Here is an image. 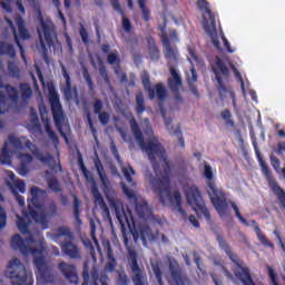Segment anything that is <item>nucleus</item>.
<instances>
[{
  "mask_svg": "<svg viewBox=\"0 0 285 285\" xmlns=\"http://www.w3.org/2000/svg\"><path fill=\"white\" fill-rule=\"evenodd\" d=\"M129 125L139 147L144 153L148 155V158L150 159L155 171H157V169L159 168V164L157 163L156 157L160 158V160L163 161L161 167L166 177H151L150 180V184L153 185L156 195H158V200H160L161 206H166L167 199H169L170 202L175 200L178 213L183 216H186V210L183 208V197L180 191L175 190L171 196L170 179L168 177L171 174V164L166 156L165 148L160 142H158V138L156 136L153 137V140L146 142L142 136V131L134 117H131V119L129 120Z\"/></svg>",
  "mask_w": 285,
  "mask_h": 285,
  "instance_id": "1",
  "label": "nucleus"
},
{
  "mask_svg": "<svg viewBox=\"0 0 285 285\" xmlns=\"http://www.w3.org/2000/svg\"><path fill=\"white\" fill-rule=\"evenodd\" d=\"M204 176L206 179H208L207 183V193L210 197V200L213 203L214 208L217 210V214L224 218L226 216H229V207L230 206L235 213L236 218L245 226H249L248 220L242 215L238 206L235 202H227L226 194L222 188H218L215 181L213 180L214 174L213 168L209 164H205L204 168Z\"/></svg>",
  "mask_w": 285,
  "mask_h": 285,
  "instance_id": "2",
  "label": "nucleus"
},
{
  "mask_svg": "<svg viewBox=\"0 0 285 285\" xmlns=\"http://www.w3.org/2000/svg\"><path fill=\"white\" fill-rule=\"evenodd\" d=\"M46 194V190H41L38 187H31V199L30 203H28L27 212V216L30 217L37 225H40L45 230L49 228L50 219L59 216V213L57 212V204L52 202L46 206L40 200V196Z\"/></svg>",
  "mask_w": 285,
  "mask_h": 285,
  "instance_id": "3",
  "label": "nucleus"
},
{
  "mask_svg": "<svg viewBox=\"0 0 285 285\" xmlns=\"http://www.w3.org/2000/svg\"><path fill=\"white\" fill-rule=\"evenodd\" d=\"M165 51L164 57L167 60L169 67L170 78L167 80L169 90L174 94L175 100L179 104L184 102V98L180 94V87L183 86V78L180 73L174 67L178 63L179 51L176 47H171L170 40L161 42Z\"/></svg>",
  "mask_w": 285,
  "mask_h": 285,
  "instance_id": "4",
  "label": "nucleus"
},
{
  "mask_svg": "<svg viewBox=\"0 0 285 285\" xmlns=\"http://www.w3.org/2000/svg\"><path fill=\"white\" fill-rule=\"evenodd\" d=\"M122 243L127 249V268L130 271V276L134 285H148V276L144 265L138 264V254L134 246L129 245L128 235L122 234Z\"/></svg>",
  "mask_w": 285,
  "mask_h": 285,
  "instance_id": "5",
  "label": "nucleus"
},
{
  "mask_svg": "<svg viewBox=\"0 0 285 285\" xmlns=\"http://www.w3.org/2000/svg\"><path fill=\"white\" fill-rule=\"evenodd\" d=\"M40 26L41 29H38V37L42 51V59L46 63H50L49 49L55 48V41H57V27L53 21H46L45 19H40Z\"/></svg>",
  "mask_w": 285,
  "mask_h": 285,
  "instance_id": "6",
  "label": "nucleus"
},
{
  "mask_svg": "<svg viewBox=\"0 0 285 285\" xmlns=\"http://www.w3.org/2000/svg\"><path fill=\"white\" fill-rule=\"evenodd\" d=\"M52 239L60 244L62 253L71 259L81 257L79 248L72 243L75 235L68 226L57 227L52 233Z\"/></svg>",
  "mask_w": 285,
  "mask_h": 285,
  "instance_id": "7",
  "label": "nucleus"
},
{
  "mask_svg": "<svg viewBox=\"0 0 285 285\" xmlns=\"http://www.w3.org/2000/svg\"><path fill=\"white\" fill-rule=\"evenodd\" d=\"M254 151L257 157L258 164L262 168V173L267 181V185L269 189L274 193L277 200L279 202L281 208L285 212V190L278 185L277 180L273 176L269 166L264 160V156H262V153L259 151V147L257 146V142H253Z\"/></svg>",
  "mask_w": 285,
  "mask_h": 285,
  "instance_id": "8",
  "label": "nucleus"
},
{
  "mask_svg": "<svg viewBox=\"0 0 285 285\" xmlns=\"http://www.w3.org/2000/svg\"><path fill=\"white\" fill-rule=\"evenodd\" d=\"M11 247L14 250H20L24 256L42 255L45 250V240H36L32 235L23 239L20 234H14L11 238Z\"/></svg>",
  "mask_w": 285,
  "mask_h": 285,
  "instance_id": "9",
  "label": "nucleus"
},
{
  "mask_svg": "<svg viewBox=\"0 0 285 285\" xmlns=\"http://www.w3.org/2000/svg\"><path fill=\"white\" fill-rule=\"evenodd\" d=\"M197 8L199 11L205 12V14L208 16L207 18L205 14H203V19H204L203 27L206 33L210 37L215 48L218 49L219 51H223L220 42L217 38L216 14L210 10L209 2L206 0H198Z\"/></svg>",
  "mask_w": 285,
  "mask_h": 285,
  "instance_id": "10",
  "label": "nucleus"
},
{
  "mask_svg": "<svg viewBox=\"0 0 285 285\" xmlns=\"http://www.w3.org/2000/svg\"><path fill=\"white\" fill-rule=\"evenodd\" d=\"M4 275L10 279L11 285H33L32 276L28 274L26 266L19 258L9 263Z\"/></svg>",
  "mask_w": 285,
  "mask_h": 285,
  "instance_id": "11",
  "label": "nucleus"
},
{
  "mask_svg": "<svg viewBox=\"0 0 285 285\" xmlns=\"http://www.w3.org/2000/svg\"><path fill=\"white\" fill-rule=\"evenodd\" d=\"M186 198L189 206H191V208L195 210L198 218L204 217L208 223H212V215L205 205L199 189L196 186L187 188Z\"/></svg>",
  "mask_w": 285,
  "mask_h": 285,
  "instance_id": "12",
  "label": "nucleus"
},
{
  "mask_svg": "<svg viewBox=\"0 0 285 285\" xmlns=\"http://www.w3.org/2000/svg\"><path fill=\"white\" fill-rule=\"evenodd\" d=\"M49 104L51 107V114L53 117V122L59 131L60 136L63 137L65 141L68 144L67 135L62 130V124L65 121V115L61 107V100L59 99V94L55 89H49Z\"/></svg>",
  "mask_w": 285,
  "mask_h": 285,
  "instance_id": "13",
  "label": "nucleus"
},
{
  "mask_svg": "<svg viewBox=\"0 0 285 285\" xmlns=\"http://www.w3.org/2000/svg\"><path fill=\"white\" fill-rule=\"evenodd\" d=\"M2 88H4L6 95L3 91H0V115L8 112L19 104L18 89L11 85L3 86L2 77L0 76V89Z\"/></svg>",
  "mask_w": 285,
  "mask_h": 285,
  "instance_id": "14",
  "label": "nucleus"
},
{
  "mask_svg": "<svg viewBox=\"0 0 285 285\" xmlns=\"http://www.w3.org/2000/svg\"><path fill=\"white\" fill-rule=\"evenodd\" d=\"M109 207L111 210L115 212L116 218L121 227H126V225L131 229V227L135 228L136 220L132 217V214L130 210L126 212L124 208V203L116 198V197H107Z\"/></svg>",
  "mask_w": 285,
  "mask_h": 285,
  "instance_id": "15",
  "label": "nucleus"
},
{
  "mask_svg": "<svg viewBox=\"0 0 285 285\" xmlns=\"http://www.w3.org/2000/svg\"><path fill=\"white\" fill-rule=\"evenodd\" d=\"M227 256L229 257L230 262H233L237 266V268L240 271V272L235 271L234 275L243 285H257L254 282V278L250 273V268L247 266H244L245 263L240 259L238 255L233 253V250L230 249L227 253Z\"/></svg>",
  "mask_w": 285,
  "mask_h": 285,
  "instance_id": "16",
  "label": "nucleus"
},
{
  "mask_svg": "<svg viewBox=\"0 0 285 285\" xmlns=\"http://www.w3.org/2000/svg\"><path fill=\"white\" fill-rule=\"evenodd\" d=\"M82 175L86 178L87 183H90V185H91V195H94L95 206H99L100 210H102V213L108 218H110V209H109L108 205L106 204L104 196L99 191V188H98L97 181L94 177V174L91 171H89V169L87 168L86 171H82Z\"/></svg>",
  "mask_w": 285,
  "mask_h": 285,
  "instance_id": "17",
  "label": "nucleus"
},
{
  "mask_svg": "<svg viewBox=\"0 0 285 285\" xmlns=\"http://www.w3.org/2000/svg\"><path fill=\"white\" fill-rule=\"evenodd\" d=\"M168 271L170 275L169 285H190V278L175 258L168 259Z\"/></svg>",
  "mask_w": 285,
  "mask_h": 285,
  "instance_id": "18",
  "label": "nucleus"
},
{
  "mask_svg": "<svg viewBox=\"0 0 285 285\" xmlns=\"http://www.w3.org/2000/svg\"><path fill=\"white\" fill-rule=\"evenodd\" d=\"M7 20V23L9 24L10 29L12 30L13 32V36H14V41L17 43V46L19 47L20 49V55H22V59L26 60V57H24V49H23V46L21 45L20 42V39L22 40H29L31 38L30 33H29V30L28 28L26 27L24 24V20L22 17H17V24H18V31H19V35L17 33V29H16V26L14 23L12 22L11 19L9 18H6Z\"/></svg>",
  "mask_w": 285,
  "mask_h": 285,
  "instance_id": "19",
  "label": "nucleus"
},
{
  "mask_svg": "<svg viewBox=\"0 0 285 285\" xmlns=\"http://www.w3.org/2000/svg\"><path fill=\"white\" fill-rule=\"evenodd\" d=\"M141 82L145 91L148 92L150 100L157 98L158 101H164L167 98V89L161 82H158L155 85V87H151L150 76L147 71H144L141 75Z\"/></svg>",
  "mask_w": 285,
  "mask_h": 285,
  "instance_id": "20",
  "label": "nucleus"
},
{
  "mask_svg": "<svg viewBox=\"0 0 285 285\" xmlns=\"http://www.w3.org/2000/svg\"><path fill=\"white\" fill-rule=\"evenodd\" d=\"M213 72L216 77V80L218 82V91L222 99H224L225 95L228 92V88L224 83L223 78H228L230 75V71L226 63L223 61L222 58L217 57L216 62L213 66ZM223 76V77H222Z\"/></svg>",
  "mask_w": 285,
  "mask_h": 285,
  "instance_id": "21",
  "label": "nucleus"
},
{
  "mask_svg": "<svg viewBox=\"0 0 285 285\" xmlns=\"http://www.w3.org/2000/svg\"><path fill=\"white\" fill-rule=\"evenodd\" d=\"M33 264L39 272V279L42 284H53L56 279L53 267L48 265L45 257L33 259Z\"/></svg>",
  "mask_w": 285,
  "mask_h": 285,
  "instance_id": "22",
  "label": "nucleus"
},
{
  "mask_svg": "<svg viewBox=\"0 0 285 285\" xmlns=\"http://www.w3.org/2000/svg\"><path fill=\"white\" fill-rule=\"evenodd\" d=\"M136 213L140 219L145 222H153L158 225H161V218L157 215H154L153 209L149 207L147 202H139L136 204Z\"/></svg>",
  "mask_w": 285,
  "mask_h": 285,
  "instance_id": "23",
  "label": "nucleus"
},
{
  "mask_svg": "<svg viewBox=\"0 0 285 285\" xmlns=\"http://www.w3.org/2000/svg\"><path fill=\"white\" fill-rule=\"evenodd\" d=\"M83 283L82 285H109L110 278L106 274L99 275L98 271L91 272V277L89 276V269L83 268L82 273Z\"/></svg>",
  "mask_w": 285,
  "mask_h": 285,
  "instance_id": "24",
  "label": "nucleus"
},
{
  "mask_svg": "<svg viewBox=\"0 0 285 285\" xmlns=\"http://www.w3.org/2000/svg\"><path fill=\"white\" fill-rule=\"evenodd\" d=\"M58 269L61 272L67 282L73 285L79 284V276L75 265L61 262L58 265Z\"/></svg>",
  "mask_w": 285,
  "mask_h": 285,
  "instance_id": "25",
  "label": "nucleus"
},
{
  "mask_svg": "<svg viewBox=\"0 0 285 285\" xmlns=\"http://www.w3.org/2000/svg\"><path fill=\"white\" fill-rule=\"evenodd\" d=\"M131 234H132V237H134L135 242H137V239L139 237H140V239L142 240L144 244H146L147 242L155 240V235L153 233V229L148 225H142L139 228V232H137V229H134V230L131 229Z\"/></svg>",
  "mask_w": 285,
  "mask_h": 285,
  "instance_id": "26",
  "label": "nucleus"
},
{
  "mask_svg": "<svg viewBox=\"0 0 285 285\" xmlns=\"http://www.w3.org/2000/svg\"><path fill=\"white\" fill-rule=\"evenodd\" d=\"M161 117L165 120V127L166 129L169 131L170 135H175L176 137H178V142L180 145L181 148H185V138L183 136V131L180 128H174L173 126V119L171 118H166L165 111L160 110Z\"/></svg>",
  "mask_w": 285,
  "mask_h": 285,
  "instance_id": "27",
  "label": "nucleus"
},
{
  "mask_svg": "<svg viewBox=\"0 0 285 285\" xmlns=\"http://www.w3.org/2000/svg\"><path fill=\"white\" fill-rule=\"evenodd\" d=\"M94 166H95V169L97 171V175L101 181V185L104 188H109L110 186V180L106 174V169H105V166L101 161V159L96 156V158L94 159Z\"/></svg>",
  "mask_w": 285,
  "mask_h": 285,
  "instance_id": "28",
  "label": "nucleus"
},
{
  "mask_svg": "<svg viewBox=\"0 0 285 285\" xmlns=\"http://www.w3.org/2000/svg\"><path fill=\"white\" fill-rule=\"evenodd\" d=\"M107 259L108 262L105 264V271L112 273L116 271L118 262L112 253V248L110 245L107 247Z\"/></svg>",
  "mask_w": 285,
  "mask_h": 285,
  "instance_id": "29",
  "label": "nucleus"
},
{
  "mask_svg": "<svg viewBox=\"0 0 285 285\" xmlns=\"http://www.w3.org/2000/svg\"><path fill=\"white\" fill-rule=\"evenodd\" d=\"M9 144L16 149V150H23L24 148L30 149L32 146V142L30 140H21V138H18L16 136L9 137Z\"/></svg>",
  "mask_w": 285,
  "mask_h": 285,
  "instance_id": "30",
  "label": "nucleus"
},
{
  "mask_svg": "<svg viewBox=\"0 0 285 285\" xmlns=\"http://www.w3.org/2000/svg\"><path fill=\"white\" fill-rule=\"evenodd\" d=\"M107 62L111 66L116 65V67H114V70H115V75H119L120 70H121V60H120V57H119V52L118 51H115V52H111V53H108L107 55Z\"/></svg>",
  "mask_w": 285,
  "mask_h": 285,
  "instance_id": "31",
  "label": "nucleus"
},
{
  "mask_svg": "<svg viewBox=\"0 0 285 285\" xmlns=\"http://www.w3.org/2000/svg\"><path fill=\"white\" fill-rule=\"evenodd\" d=\"M0 55L8 56V57L14 59L17 56V52L12 45L0 41Z\"/></svg>",
  "mask_w": 285,
  "mask_h": 285,
  "instance_id": "32",
  "label": "nucleus"
},
{
  "mask_svg": "<svg viewBox=\"0 0 285 285\" xmlns=\"http://www.w3.org/2000/svg\"><path fill=\"white\" fill-rule=\"evenodd\" d=\"M62 76L66 80V86L63 88V95L66 96L67 99H70L72 97V85H71L70 76L68 75L65 67H62Z\"/></svg>",
  "mask_w": 285,
  "mask_h": 285,
  "instance_id": "33",
  "label": "nucleus"
},
{
  "mask_svg": "<svg viewBox=\"0 0 285 285\" xmlns=\"http://www.w3.org/2000/svg\"><path fill=\"white\" fill-rule=\"evenodd\" d=\"M138 6L141 10V19L148 23L151 20V10L146 6V0H138Z\"/></svg>",
  "mask_w": 285,
  "mask_h": 285,
  "instance_id": "34",
  "label": "nucleus"
},
{
  "mask_svg": "<svg viewBox=\"0 0 285 285\" xmlns=\"http://www.w3.org/2000/svg\"><path fill=\"white\" fill-rule=\"evenodd\" d=\"M146 111V102L142 91L136 94V112L142 115Z\"/></svg>",
  "mask_w": 285,
  "mask_h": 285,
  "instance_id": "35",
  "label": "nucleus"
},
{
  "mask_svg": "<svg viewBox=\"0 0 285 285\" xmlns=\"http://www.w3.org/2000/svg\"><path fill=\"white\" fill-rule=\"evenodd\" d=\"M19 88H20V95L22 97V100L24 101L30 100L33 94L31 86L27 82H22L20 83Z\"/></svg>",
  "mask_w": 285,
  "mask_h": 285,
  "instance_id": "36",
  "label": "nucleus"
},
{
  "mask_svg": "<svg viewBox=\"0 0 285 285\" xmlns=\"http://www.w3.org/2000/svg\"><path fill=\"white\" fill-rule=\"evenodd\" d=\"M254 230L261 244H263L265 247H274L273 243H271V240H267L265 234L262 233V228L259 227V225H256L254 227Z\"/></svg>",
  "mask_w": 285,
  "mask_h": 285,
  "instance_id": "37",
  "label": "nucleus"
},
{
  "mask_svg": "<svg viewBox=\"0 0 285 285\" xmlns=\"http://www.w3.org/2000/svg\"><path fill=\"white\" fill-rule=\"evenodd\" d=\"M48 188L51 189L53 193H61V185L59 184V180L55 177H47L46 178Z\"/></svg>",
  "mask_w": 285,
  "mask_h": 285,
  "instance_id": "38",
  "label": "nucleus"
},
{
  "mask_svg": "<svg viewBox=\"0 0 285 285\" xmlns=\"http://www.w3.org/2000/svg\"><path fill=\"white\" fill-rule=\"evenodd\" d=\"M80 215H81V202L78 199L77 196H75L73 197V216L78 224H81Z\"/></svg>",
  "mask_w": 285,
  "mask_h": 285,
  "instance_id": "39",
  "label": "nucleus"
},
{
  "mask_svg": "<svg viewBox=\"0 0 285 285\" xmlns=\"http://www.w3.org/2000/svg\"><path fill=\"white\" fill-rule=\"evenodd\" d=\"M0 163L2 165L11 164V157H10V150L8 148V142L4 144V146L2 148V153L0 154Z\"/></svg>",
  "mask_w": 285,
  "mask_h": 285,
  "instance_id": "40",
  "label": "nucleus"
},
{
  "mask_svg": "<svg viewBox=\"0 0 285 285\" xmlns=\"http://www.w3.org/2000/svg\"><path fill=\"white\" fill-rule=\"evenodd\" d=\"M45 130H46L49 139H51V141H53L55 145H58L59 136H57V132H55V130H52L51 124L49 121H47L45 124Z\"/></svg>",
  "mask_w": 285,
  "mask_h": 285,
  "instance_id": "41",
  "label": "nucleus"
},
{
  "mask_svg": "<svg viewBox=\"0 0 285 285\" xmlns=\"http://www.w3.org/2000/svg\"><path fill=\"white\" fill-rule=\"evenodd\" d=\"M8 71H9V75L11 78H13V79L21 78V71L13 61H9Z\"/></svg>",
  "mask_w": 285,
  "mask_h": 285,
  "instance_id": "42",
  "label": "nucleus"
},
{
  "mask_svg": "<svg viewBox=\"0 0 285 285\" xmlns=\"http://www.w3.org/2000/svg\"><path fill=\"white\" fill-rule=\"evenodd\" d=\"M17 226L22 234H30L29 223H27L24 217L18 216Z\"/></svg>",
  "mask_w": 285,
  "mask_h": 285,
  "instance_id": "43",
  "label": "nucleus"
},
{
  "mask_svg": "<svg viewBox=\"0 0 285 285\" xmlns=\"http://www.w3.org/2000/svg\"><path fill=\"white\" fill-rule=\"evenodd\" d=\"M82 75L87 82V87H89V92H95V82L92 81L91 76L86 67L82 70Z\"/></svg>",
  "mask_w": 285,
  "mask_h": 285,
  "instance_id": "44",
  "label": "nucleus"
},
{
  "mask_svg": "<svg viewBox=\"0 0 285 285\" xmlns=\"http://www.w3.org/2000/svg\"><path fill=\"white\" fill-rule=\"evenodd\" d=\"M222 118H223V120H225V125L230 126V127L235 126V121L233 120L230 110H228V109L223 110Z\"/></svg>",
  "mask_w": 285,
  "mask_h": 285,
  "instance_id": "45",
  "label": "nucleus"
},
{
  "mask_svg": "<svg viewBox=\"0 0 285 285\" xmlns=\"http://www.w3.org/2000/svg\"><path fill=\"white\" fill-rule=\"evenodd\" d=\"M99 75L102 78L105 85L110 87L111 86V80H110V77L108 75V70H107L106 66L102 65V66L99 67Z\"/></svg>",
  "mask_w": 285,
  "mask_h": 285,
  "instance_id": "46",
  "label": "nucleus"
},
{
  "mask_svg": "<svg viewBox=\"0 0 285 285\" xmlns=\"http://www.w3.org/2000/svg\"><path fill=\"white\" fill-rule=\"evenodd\" d=\"M89 227H91V240H94V245L96 247H99V240L96 236L97 226H96V222L94 219L89 220Z\"/></svg>",
  "mask_w": 285,
  "mask_h": 285,
  "instance_id": "47",
  "label": "nucleus"
},
{
  "mask_svg": "<svg viewBox=\"0 0 285 285\" xmlns=\"http://www.w3.org/2000/svg\"><path fill=\"white\" fill-rule=\"evenodd\" d=\"M189 61L191 63V67H190V75L191 76L187 77V81H188L189 85H193V83L197 82L198 75H197V71L195 69V65H193V60L189 59Z\"/></svg>",
  "mask_w": 285,
  "mask_h": 285,
  "instance_id": "48",
  "label": "nucleus"
},
{
  "mask_svg": "<svg viewBox=\"0 0 285 285\" xmlns=\"http://www.w3.org/2000/svg\"><path fill=\"white\" fill-rule=\"evenodd\" d=\"M166 29H167L166 23L158 26V30H160V41L161 42H168L170 40Z\"/></svg>",
  "mask_w": 285,
  "mask_h": 285,
  "instance_id": "49",
  "label": "nucleus"
},
{
  "mask_svg": "<svg viewBox=\"0 0 285 285\" xmlns=\"http://www.w3.org/2000/svg\"><path fill=\"white\" fill-rule=\"evenodd\" d=\"M35 157H36L39 161H41V163H43V164H48V163H50V161L53 159L52 155L47 154V155L45 156V155H43L42 153H40V151H37V153L35 154Z\"/></svg>",
  "mask_w": 285,
  "mask_h": 285,
  "instance_id": "50",
  "label": "nucleus"
},
{
  "mask_svg": "<svg viewBox=\"0 0 285 285\" xmlns=\"http://www.w3.org/2000/svg\"><path fill=\"white\" fill-rule=\"evenodd\" d=\"M230 69L233 70L235 78H237L238 81L240 82L242 90L245 91V82L242 73L237 70V68L233 63H230Z\"/></svg>",
  "mask_w": 285,
  "mask_h": 285,
  "instance_id": "51",
  "label": "nucleus"
},
{
  "mask_svg": "<svg viewBox=\"0 0 285 285\" xmlns=\"http://www.w3.org/2000/svg\"><path fill=\"white\" fill-rule=\"evenodd\" d=\"M102 110H104L102 100L99 98H96L94 101V114L98 116V115L102 114Z\"/></svg>",
  "mask_w": 285,
  "mask_h": 285,
  "instance_id": "52",
  "label": "nucleus"
},
{
  "mask_svg": "<svg viewBox=\"0 0 285 285\" xmlns=\"http://www.w3.org/2000/svg\"><path fill=\"white\" fill-rule=\"evenodd\" d=\"M110 114L107 111L98 114V120L102 126H107L110 121Z\"/></svg>",
  "mask_w": 285,
  "mask_h": 285,
  "instance_id": "53",
  "label": "nucleus"
},
{
  "mask_svg": "<svg viewBox=\"0 0 285 285\" xmlns=\"http://www.w3.org/2000/svg\"><path fill=\"white\" fill-rule=\"evenodd\" d=\"M217 242H218L219 246L222 247V249L225 250V254H227L228 252L232 250V248L228 245L227 240H225V238H223L222 235L217 236Z\"/></svg>",
  "mask_w": 285,
  "mask_h": 285,
  "instance_id": "54",
  "label": "nucleus"
},
{
  "mask_svg": "<svg viewBox=\"0 0 285 285\" xmlns=\"http://www.w3.org/2000/svg\"><path fill=\"white\" fill-rule=\"evenodd\" d=\"M122 174L128 183H132L131 175H135V170L131 166L129 168L122 167Z\"/></svg>",
  "mask_w": 285,
  "mask_h": 285,
  "instance_id": "55",
  "label": "nucleus"
},
{
  "mask_svg": "<svg viewBox=\"0 0 285 285\" xmlns=\"http://www.w3.org/2000/svg\"><path fill=\"white\" fill-rule=\"evenodd\" d=\"M122 29L126 33H131L132 32V24L130 22V20L126 17H122Z\"/></svg>",
  "mask_w": 285,
  "mask_h": 285,
  "instance_id": "56",
  "label": "nucleus"
},
{
  "mask_svg": "<svg viewBox=\"0 0 285 285\" xmlns=\"http://www.w3.org/2000/svg\"><path fill=\"white\" fill-rule=\"evenodd\" d=\"M269 159H271V165L273 166V168L275 169L276 173H279L281 170V160L279 158H277L276 156L274 155H271L269 156Z\"/></svg>",
  "mask_w": 285,
  "mask_h": 285,
  "instance_id": "57",
  "label": "nucleus"
},
{
  "mask_svg": "<svg viewBox=\"0 0 285 285\" xmlns=\"http://www.w3.org/2000/svg\"><path fill=\"white\" fill-rule=\"evenodd\" d=\"M153 271L156 275V282L161 283L163 279V272L158 264L153 265Z\"/></svg>",
  "mask_w": 285,
  "mask_h": 285,
  "instance_id": "58",
  "label": "nucleus"
},
{
  "mask_svg": "<svg viewBox=\"0 0 285 285\" xmlns=\"http://www.w3.org/2000/svg\"><path fill=\"white\" fill-rule=\"evenodd\" d=\"M128 284H129L128 275H126V273L118 274L117 285H128Z\"/></svg>",
  "mask_w": 285,
  "mask_h": 285,
  "instance_id": "59",
  "label": "nucleus"
},
{
  "mask_svg": "<svg viewBox=\"0 0 285 285\" xmlns=\"http://www.w3.org/2000/svg\"><path fill=\"white\" fill-rule=\"evenodd\" d=\"M7 225V213L0 206V230L3 229Z\"/></svg>",
  "mask_w": 285,
  "mask_h": 285,
  "instance_id": "60",
  "label": "nucleus"
},
{
  "mask_svg": "<svg viewBox=\"0 0 285 285\" xmlns=\"http://www.w3.org/2000/svg\"><path fill=\"white\" fill-rule=\"evenodd\" d=\"M267 271H268L269 279L272 281V285H279L277 283V275L275 271L269 266H267Z\"/></svg>",
  "mask_w": 285,
  "mask_h": 285,
  "instance_id": "61",
  "label": "nucleus"
},
{
  "mask_svg": "<svg viewBox=\"0 0 285 285\" xmlns=\"http://www.w3.org/2000/svg\"><path fill=\"white\" fill-rule=\"evenodd\" d=\"M188 53H189L191 60H193L194 62H196L197 65H199V63L203 62L202 59L196 55L195 48H189V49H188Z\"/></svg>",
  "mask_w": 285,
  "mask_h": 285,
  "instance_id": "62",
  "label": "nucleus"
},
{
  "mask_svg": "<svg viewBox=\"0 0 285 285\" xmlns=\"http://www.w3.org/2000/svg\"><path fill=\"white\" fill-rule=\"evenodd\" d=\"M80 37H81L82 42L85 45L89 43V35H88V31L85 27L80 28Z\"/></svg>",
  "mask_w": 285,
  "mask_h": 285,
  "instance_id": "63",
  "label": "nucleus"
},
{
  "mask_svg": "<svg viewBox=\"0 0 285 285\" xmlns=\"http://www.w3.org/2000/svg\"><path fill=\"white\" fill-rule=\"evenodd\" d=\"M16 188L20 190V193H26V183L23 180H17L14 184Z\"/></svg>",
  "mask_w": 285,
  "mask_h": 285,
  "instance_id": "64",
  "label": "nucleus"
}]
</instances>
